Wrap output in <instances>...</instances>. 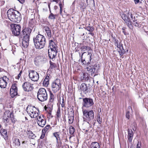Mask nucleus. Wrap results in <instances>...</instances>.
<instances>
[{
  "label": "nucleus",
  "instance_id": "obj_39",
  "mask_svg": "<svg viewBox=\"0 0 148 148\" xmlns=\"http://www.w3.org/2000/svg\"><path fill=\"white\" fill-rule=\"evenodd\" d=\"M85 29L90 32H92L94 29V28L92 27H90V26L86 27L85 28Z\"/></svg>",
  "mask_w": 148,
  "mask_h": 148
},
{
  "label": "nucleus",
  "instance_id": "obj_50",
  "mask_svg": "<svg viewBox=\"0 0 148 148\" xmlns=\"http://www.w3.org/2000/svg\"><path fill=\"white\" fill-rule=\"evenodd\" d=\"M126 116L127 118L128 119H129L130 118V112L129 111H127L126 112Z\"/></svg>",
  "mask_w": 148,
  "mask_h": 148
},
{
  "label": "nucleus",
  "instance_id": "obj_61",
  "mask_svg": "<svg viewBox=\"0 0 148 148\" xmlns=\"http://www.w3.org/2000/svg\"><path fill=\"white\" fill-rule=\"evenodd\" d=\"M25 119H26V120H28V119H27V118L26 117H25Z\"/></svg>",
  "mask_w": 148,
  "mask_h": 148
},
{
  "label": "nucleus",
  "instance_id": "obj_57",
  "mask_svg": "<svg viewBox=\"0 0 148 148\" xmlns=\"http://www.w3.org/2000/svg\"><path fill=\"white\" fill-rule=\"evenodd\" d=\"M58 8V7L57 6L55 5L54 7V9L56 10Z\"/></svg>",
  "mask_w": 148,
  "mask_h": 148
},
{
  "label": "nucleus",
  "instance_id": "obj_56",
  "mask_svg": "<svg viewBox=\"0 0 148 148\" xmlns=\"http://www.w3.org/2000/svg\"><path fill=\"white\" fill-rule=\"evenodd\" d=\"M89 34H90L91 36H93L94 35V33L92 32H90V33H89Z\"/></svg>",
  "mask_w": 148,
  "mask_h": 148
},
{
  "label": "nucleus",
  "instance_id": "obj_19",
  "mask_svg": "<svg viewBox=\"0 0 148 148\" xmlns=\"http://www.w3.org/2000/svg\"><path fill=\"white\" fill-rule=\"evenodd\" d=\"M45 60H46V59L44 58L43 57L38 56L35 59L34 62L36 65H37L40 63L43 62Z\"/></svg>",
  "mask_w": 148,
  "mask_h": 148
},
{
  "label": "nucleus",
  "instance_id": "obj_41",
  "mask_svg": "<svg viewBox=\"0 0 148 148\" xmlns=\"http://www.w3.org/2000/svg\"><path fill=\"white\" fill-rule=\"evenodd\" d=\"M50 125H47L45 126L42 130V132H46L49 129V128Z\"/></svg>",
  "mask_w": 148,
  "mask_h": 148
},
{
  "label": "nucleus",
  "instance_id": "obj_7",
  "mask_svg": "<svg viewBox=\"0 0 148 148\" xmlns=\"http://www.w3.org/2000/svg\"><path fill=\"white\" fill-rule=\"evenodd\" d=\"M92 54L88 53L87 54L86 52L83 53L81 56V61L84 64L89 65L91 62Z\"/></svg>",
  "mask_w": 148,
  "mask_h": 148
},
{
  "label": "nucleus",
  "instance_id": "obj_32",
  "mask_svg": "<svg viewBox=\"0 0 148 148\" xmlns=\"http://www.w3.org/2000/svg\"><path fill=\"white\" fill-rule=\"evenodd\" d=\"M53 136L56 138L57 143H58V141L60 140V134L59 132H56L53 133Z\"/></svg>",
  "mask_w": 148,
  "mask_h": 148
},
{
  "label": "nucleus",
  "instance_id": "obj_63",
  "mask_svg": "<svg viewBox=\"0 0 148 148\" xmlns=\"http://www.w3.org/2000/svg\"><path fill=\"white\" fill-rule=\"evenodd\" d=\"M42 136H41V137H40V138H42Z\"/></svg>",
  "mask_w": 148,
  "mask_h": 148
},
{
  "label": "nucleus",
  "instance_id": "obj_12",
  "mask_svg": "<svg viewBox=\"0 0 148 148\" xmlns=\"http://www.w3.org/2000/svg\"><path fill=\"white\" fill-rule=\"evenodd\" d=\"M13 117V115L12 112L9 110L5 111L3 116V119L4 120V122L6 123L8 122L9 119Z\"/></svg>",
  "mask_w": 148,
  "mask_h": 148
},
{
  "label": "nucleus",
  "instance_id": "obj_53",
  "mask_svg": "<svg viewBox=\"0 0 148 148\" xmlns=\"http://www.w3.org/2000/svg\"><path fill=\"white\" fill-rule=\"evenodd\" d=\"M17 0L19 2H20L22 4L23 3L25 2L24 0Z\"/></svg>",
  "mask_w": 148,
  "mask_h": 148
},
{
  "label": "nucleus",
  "instance_id": "obj_23",
  "mask_svg": "<svg viewBox=\"0 0 148 148\" xmlns=\"http://www.w3.org/2000/svg\"><path fill=\"white\" fill-rule=\"evenodd\" d=\"M26 133L27 137L29 138L34 139L36 137L35 135L30 130H27L26 132Z\"/></svg>",
  "mask_w": 148,
  "mask_h": 148
},
{
  "label": "nucleus",
  "instance_id": "obj_35",
  "mask_svg": "<svg viewBox=\"0 0 148 148\" xmlns=\"http://www.w3.org/2000/svg\"><path fill=\"white\" fill-rule=\"evenodd\" d=\"M56 115L57 116V118L58 120H59V118L61 116L60 109V108H58V109L57 110Z\"/></svg>",
  "mask_w": 148,
  "mask_h": 148
},
{
  "label": "nucleus",
  "instance_id": "obj_45",
  "mask_svg": "<svg viewBox=\"0 0 148 148\" xmlns=\"http://www.w3.org/2000/svg\"><path fill=\"white\" fill-rule=\"evenodd\" d=\"M97 121L99 124H101L102 122V119L100 117V115L98 114L97 115Z\"/></svg>",
  "mask_w": 148,
  "mask_h": 148
},
{
  "label": "nucleus",
  "instance_id": "obj_52",
  "mask_svg": "<svg viewBox=\"0 0 148 148\" xmlns=\"http://www.w3.org/2000/svg\"><path fill=\"white\" fill-rule=\"evenodd\" d=\"M119 53L120 55L121 56H123L124 54L123 52L121 50L119 51Z\"/></svg>",
  "mask_w": 148,
  "mask_h": 148
},
{
  "label": "nucleus",
  "instance_id": "obj_6",
  "mask_svg": "<svg viewBox=\"0 0 148 148\" xmlns=\"http://www.w3.org/2000/svg\"><path fill=\"white\" fill-rule=\"evenodd\" d=\"M28 114L32 118H37L39 115V111L34 106L28 107L26 109Z\"/></svg>",
  "mask_w": 148,
  "mask_h": 148
},
{
  "label": "nucleus",
  "instance_id": "obj_8",
  "mask_svg": "<svg viewBox=\"0 0 148 148\" xmlns=\"http://www.w3.org/2000/svg\"><path fill=\"white\" fill-rule=\"evenodd\" d=\"M11 30L13 35L18 36L21 33V27L18 24H13L11 25Z\"/></svg>",
  "mask_w": 148,
  "mask_h": 148
},
{
  "label": "nucleus",
  "instance_id": "obj_27",
  "mask_svg": "<svg viewBox=\"0 0 148 148\" xmlns=\"http://www.w3.org/2000/svg\"><path fill=\"white\" fill-rule=\"evenodd\" d=\"M89 79V77L87 74H86L85 73H83L81 74V79L82 80L87 81H88Z\"/></svg>",
  "mask_w": 148,
  "mask_h": 148
},
{
  "label": "nucleus",
  "instance_id": "obj_11",
  "mask_svg": "<svg viewBox=\"0 0 148 148\" xmlns=\"http://www.w3.org/2000/svg\"><path fill=\"white\" fill-rule=\"evenodd\" d=\"M29 78L32 81L36 82L39 79V74L34 70H30L29 71Z\"/></svg>",
  "mask_w": 148,
  "mask_h": 148
},
{
  "label": "nucleus",
  "instance_id": "obj_25",
  "mask_svg": "<svg viewBox=\"0 0 148 148\" xmlns=\"http://www.w3.org/2000/svg\"><path fill=\"white\" fill-rule=\"evenodd\" d=\"M44 29L45 30L47 35L49 39L51 37V32L50 28L47 26L44 27Z\"/></svg>",
  "mask_w": 148,
  "mask_h": 148
},
{
  "label": "nucleus",
  "instance_id": "obj_15",
  "mask_svg": "<svg viewBox=\"0 0 148 148\" xmlns=\"http://www.w3.org/2000/svg\"><path fill=\"white\" fill-rule=\"evenodd\" d=\"M86 69H87V71L88 72V73H90L91 75L95 74L94 75V76H95L96 75V73H98L99 68H97V65L95 64L93 66V67L89 66L87 67Z\"/></svg>",
  "mask_w": 148,
  "mask_h": 148
},
{
  "label": "nucleus",
  "instance_id": "obj_33",
  "mask_svg": "<svg viewBox=\"0 0 148 148\" xmlns=\"http://www.w3.org/2000/svg\"><path fill=\"white\" fill-rule=\"evenodd\" d=\"M50 94V98L49 100V102L51 103H53L54 101V99L55 98V96L51 92Z\"/></svg>",
  "mask_w": 148,
  "mask_h": 148
},
{
  "label": "nucleus",
  "instance_id": "obj_29",
  "mask_svg": "<svg viewBox=\"0 0 148 148\" xmlns=\"http://www.w3.org/2000/svg\"><path fill=\"white\" fill-rule=\"evenodd\" d=\"M0 134L3 136L6 137L7 136V131L5 129L2 128L0 130Z\"/></svg>",
  "mask_w": 148,
  "mask_h": 148
},
{
  "label": "nucleus",
  "instance_id": "obj_30",
  "mask_svg": "<svg viewBox=\"0 0 148 148\" xmlns=\"http://www.w3.org/2000/svg\"><path fill=\"white\" fill-rule=\"evenodd\" d=\"M49 76L47 75L43 82V85L45 86H47L49 84Z\"/></svg>",
  "mask_w": 148,
  "mask_h": 148
},
{
  "label": "nucleus",
  "instance_id": "obj_34",
  "mask_svg": "<svg viewBox=\"0 0 148 148\" xmlns=\"http://www.w3.org/2000/svg\"><path fill=\"white\" fill-rule=\"evenodd\" d=\"M50 14L48 16V18L53 21H54L56 18V15L52 13L51 12V10H50Z\"/></svg>",
  "mask_w": 148,
  "mask_h": 148
},
{
  "label": "nucleus",
  "instance_id": "obj_48",
  "mask_svg": "<svg viewBox=\"0 0 148 148\" xmlns=\"http://www.w3.org/2000/svg\"><path fill=\"white\" fill-rule=\"evenodd\" d=\"M126 28H125V27H123L122 28V30H123V33L125 35H127L128 34L125 32V29H126Z\"/></svg>",
  "mask_w": 148,
  "mask_h": 148
},
{
  "label": "nucleus",
  "instance_id": "obj_10",
  "mask_svg": "<svg viewBox=\"0 0 148 148\" xmlns=\"http://www.w3.org/2000/svg\"><path fill=\"white\" fill-rule=\"evenodd\" d=\"M83 106L88 108L91 107L94 105L93 99L90 98H85L83 99Z\"/></svg>",
  "mask_w": 148,
  "mask_h": 148
},
{
  "label": "nucleus",
  "instance_id": "obj_47",
  "mask_svg": "<svg viewBox=\"0 0 148 148\" xmlns=\"http://www.w3.org/2000/svg\"><path fill=\"white\" fill-rule=\"evenodd\" d=\"M94 2V0H86V3L87 5Z\"/></svg>",
  "mask_w": 148,
  "mask_h": 148
},
{
  "label": "nucleus",
  "instance_id": "obj_55",
  "mask_svg": "<svg viewBox=\"0 0 148 148\" xmlns=\"http://www.w3.org/2000/svg\"><path fill=\"white\" fill-rule=\"evenodd\" d=\"M135 3L136 4L137 3H139V0H134Z\"/></svg>",
  "mask_w": 148,
  "mask_h": 148
},
{
  "label": "nucleus",
  "instance_id": "obj_20",
  "mask_svg": "<svg viewBox=\"0 0 148 148\" xmlns=\"http://www.w3.org/2000/svg\"><path fill=\"white\" fill-rule=\"evenodd\" d=\"M80 89L81 91H82L85 94H86L88 92V87L87 84L85 83H82L81 84Z\"/></svg>",
  "mask_w": 148,
  "mask_h": 148
},
{
  "label": "nucleus",
  "instance_id": "obj_37",
  "mask_svg": "<svg viewBox=\"0 0 148 148\" xmlns=\"http://www.w3.org/2000/svg\"><path fill=\"white\" fill-rule=\"evenodd\" d=\"M14 143L17 146H19L20 145V143L18 139L14 138Z\"/></svg>",
  "mask_w": 148,
  "mask_h": 148
},
{
  "label": "nucleus",
  "instance_id": "obj_26",
  "mask_svg": "<svg viewBox=\"0 0 148 148\" xmlns=\"http://www.w3.org/2000/svg\"><path fill=\"white\" fill-rule=\"evenodd\" d=\"M128 139L129 141L131 142L132 141L133 137V132L132 130L128 129Z\"/></svg>",
  "mask_w": 148,
  "mask_h": 148
},
{
  "label": "nucleus",
  "instance_id": "obj_24",
  "mask_svg": "<svg viewBox=\"0 0 148 148\" xmlns=\"http://www.w3.org/2000/svg\"><path fill=\"white\" fill-rule=\"evenodd\" d=\"M49 46L50 49H57V46L53 40H49Z\"/></svg>",
  "mask_w": 148,
  "mask_h": 148
},
{
  "label": "nucleus",
  "instance_id": "obj_51",
  "mask_svg": "<svg viewBox=\"0 0 148 148\" xmlns=\"http://www.w3.org/2000/svg\"><path fill=\"white\" fill-rule=\"evenodd\" d=\"M21 75V72H20L18 75V76L16 77V78L17 79H19Z\"/></svg>",
  "mask_w": 148,
  "mask_h": 148
},
{
  "label": "nucleus",
  "instance_id": "obj_21",
  "mask_svg": "<svg viewBox=\"0 0 148 148\" xmlns=\"http://www.w3.org/2000/svg\"><path fill=\"white\" fill-rule=\"evenodd\" d=\"M137 16H134V20H133L132 24L134 26L140 27H141V24H140V22L137 20Z\"/></svg>",
  "mask_w": 148,
  "mask_h": 148
},
{
  "label": "nucleus",
  "instance_id": "obj_49",
  "mask_svg": "<svg viewBox=\"0 0 148 148\" xmlns=\"http://www.w3.org/2000/svg\"><path fill=\"white\" fill-rule=\"evenodd\" d=\"M88 47L86 46H84L81 47V49L82 50H83L84 51H85L87 49V48Z\"/></svg>",
  "mask_w": 148,
  "mask_h": 148
},
{
  "label": "nucleus",
  "instance_id": "obj_46",
  "mask_svg": "<svg viewBox=\"0 0 148 148\" xmlns=\"http://www.w3.org/2000/svg\"><path fill=\"white\" fill-rule=\"evenodd\" d=\"M134 15H133L131 13L129 12L128 13V19L131 20L130 18H131L132 20H134V17H133V16L134 17Z\"/></svg>",
  "mask_w": 148,
  "mask_h": 148
},
{
  "label": "nucleus",
  "instance_id": "obj_64",
  "mask_svg": "<svg viewBox=\"0 0 148 148\" xmlns=\"http://www.w3.org/2000/svg\"><path fill=\"white\" fill-rule=\"evenodd\" d=\"M53 1H56V0H54Z\"/></svg>",
  "mask_w": 148,
  "mask_h": 148
},
{
  "label": "nucleus",
  "instance_id": "obj_36",
  "mask_svg": "<svg viewBox=\"0 0 148 148\" xmlns=\"http://www.w3.org/2000/svg\"><path fill=\"white\" fill-rule=\"evenodd\" d=\"M69 130L70 134L71 135L73 134L75 131L74 128L71 125Z\"/></svg>",
  "mask_w": 148,
  "mask_h": 148
},
{
  "label": "nucleus",
  "instance_id": "obj_1",
  "mask_svg": "<svg viewBox=\"0 0 148 148\" xmlns=\"http://www.w3.org/2000/svg\"><path fill=\"white\" fill-rule=\"evenodd\" d=\"M8 18L14 23H19L21 19V13L13 9H10L7 12Z\"/></svg>",
  "mask_w": 148,
  "mask_h": 148
},
{
  "label": "nucleus",
  "instance_id": "obj_22",
  "mask_svg": "<svg viewBox=\"0 0 148 148\" xmlns=\"http://www.w3.org/2000/svg\"><path fill=\"white\" fill-rule=\"evenodd\" d=\"M68 123L71 124L73 123L74 120V114L73 112H72V111H71V113H68Z\"/></svg>",
  "mask_w": 148,
  "mask_h": 148
},
{
  "label": "nucleus",
  "instance_id": "obj_28",
  "mask_svg": "<svg viewBox=\"0 0 148 148\" xmlns=\"http://www.w3.org/2000/svg\"><path fill=\"white\" fill-rule=\"evenodd\" d=\"M91 148H100V146L99 143L97 142H93L90 145Z\"/></svg>",
  "mask_w": 148,
  "mask_h": 148
},
{
  "label": "nucleus",
  "instance_id": "obj_54",
  "mask_svg": "<svg viewBox=\"0 0 148 148\" xmlns=\"http://www.w3.org/2000/svg\"><path fill=\"white\" fill-rule=\"evenodd\" d=\"M59 6H60V9H62V8L63 7V5H62V4L61 3H60L59 4Z\"/></svg>",
  "mask_w": 148,
  "mask_h": 148
},
{
  "label": "nucleus",
  "instance_id": "obj_31",
  "mask_svg": "<svg viewBox=\"0 0 148 148\" xmlns=\"http://www.w3.org/2000/svg\"><path fill=\"white\" fill-rule=\"evenodd\" d=\"M127 25L129 27V28L130 29H132L133 28V26L132 25V22L130 19H128L126 21H125Z\"/></svg>",
  "mask_w": 148,
  "mask_h": 148
},
{
  "label": "nucleus",
  "instance_id": "obj_18",
  "mask_svg": "<svg viewBox=\"0 0 148 148\" xmlns=\"http://www.w3.org/2000/svg\"><path fill=\"white\" fill-rule=\"evenodd\" d=\"M8 79V78L6 76L0 78V87L1 88H5L6 87L7 84V81Z\"/></svg>",
  "mask_w": 148,
  "mask_h": 148
},
{
  "label": "nucleus",
  "instance_id": "obj_60",
  "mask_svg": "<svg viewBox=\"0 0 148 148\" xmlns=\"http://www.w3.org/2000/svg\"><path fill=\"white\" fill-rule=\"evenodd\" d=\"M25 141H23L22 142V144L25 143Z\"/></svg>",
  "mask_w": 148,
  "mask_h": 148
},
{
  "label": "nucleus",
  "instance_id": "obj_4",
  "mask_svg": "<svg viewBox=\"0 0 148 148\" xmlns=\"http://www.w3.org/2000/svg\"><path fill=\"white\" fill-rule=\"evenodd\" d=\"M35 47L36 49H40L43 48L45 44L46 39L44 36L39 34L33 38Z\"/></svg>",
  "mask_w": 148,
  "mask_h": 148
},
{
  "label": "nucleus",
  "instance_id": "obj_13",
  "mask_svg": "<svg viewBox=\"0 0 148 148\" xmlns=\"http://www.w3.org/2000/svg\"><path fill=\"white\" fill-rule=\"evenodd\" d=\"M37 120L38 125L42 127H44L46 124V121L43 116L41 114L38 116L37 117Z\"/></svg>",
  "mask_w": 148,
  "mask_h": 148
},
{
  "label": "nucleus",
  "instance_id": "obj_40",
  "mask_svg": "<svg viewBox=\"0 0 148 148\" xmlns=\"http://www.w3.org/2000/svg\"><path fill=\"white\" fill-rule=\"evenodd\" d=\"M50 68L51 69H54L55 68L56 66V64L54 63L51 62V61H50Z\"/></svg>",
  "mask_w": 148,
  "mask_h": 148
},
{
  "label": "nucleus",
  "instance_id": "obj_17",
  "mask_svg": "<svg viewBox=\"0 0 148 148\" xmlns=\"http://www.w3.org/2000/svg\"><path fill=\"white\" fill-rule=\"evenodd\" d=\"M24 90L26 91L29 92L33 90V88L30 83L25 82L22 85Z\"/></svg>",
  "mask_w": 148,
  "mask_h": 148
},
{
  "label": "nucleus",
  "instance_id": "obj_59",
  "mask_svg": "<svg viewBox=\"0 0 148 148\" xmlns=\"http://www.w3.org/2000/svg\"><path fill=\"white\" fill-rule=\"evenodd\" d=\"M48 5V7H49V10H50V4H49Z\"/></svg>",
  "mask_w": 148,
  "mask_h": 148
},
{
  "label": "nucleus",
  "instance_id": "obj_3",
  "mask_svg": "<svg viewBox=\"0 0 148 148\" xmlns=\"http://www.w3.org/2000/svg\"><path fill=\"white\" fill-rule=\"evenodd\" d=\"M31 31V29L29 28H26L23 29L20 33V36L23 38L22 45L24 48H26L28 46Z\"/></svg>",
  "mask_w": 148,
  "mask_h": 148
},
{
  "label": "nucleus",
  "instance_id": "obj_5",
  "mask_svg": "<svg viewBox=\"0 0 148 148\" xmlns=\"http://www.w3.org/2000/svg\"><path fill=\"white\" fill-rule=\"evenodd\" d=\"M37 98L39 101L41 102L47 100L48 98L47 94L45 88H42L38 90L37 92Z\"/></svg>",
  "mask_w": 148,
  "mask_h": 148
},
{
  "label": "nucleus",
  "instance_id": "obj_44",
  "mask_svg": "<svg viewBox=\"0 0 148 148\" xmlns=\"http://www.w3.org/2000/svg\"><path fill=\"white\" fill-rule=\"evenodd\" d=\"M118 40L116 39H115V45L118 48H120L121 47V45L120 44H119L118 43Z\"/></svg>",
  "mask_w": 148,
  "mask_h": 148
},
{
  "label": "nucleus",
  "instance_id": "obj_58",
  "mask_svg": "<svg viewBox=\"0 0 148 148\" xmlns=\"http://www.w3.org/2000/svg\"><path fill=\"white\" fill-rule=\"evenodd\" d=\"M62 9H60V14H62Z\"/></svg>",
  "mask_w": 148,
  "mask_h": 148
},
{
  "label": "nucleus",
  "instance_id": "obj_38",
  "mask_svg": "<svg viewBox=\"0 0 148 148\" xmlns=\"http://www.w3.org/2000/svg\"><path fill=\"white\" fill-rule=\"evenodd\" d=\"M80 8L81 9L84 10L85 9L86 7V5L85 3L81 2L80 4Z\"/></svg>",
  "mask_w": 148,
  "mask_h": 148
},
{
  "label": "nucleus",
  "instance_id": "obj_42",
  "mask_svg": "<svg viewBox=\"0 0 148 148\" xmlns=\"http://www.w3.org/2000/svg\"><path fill=\"white\" fill-rule=\"evenodd\" d=\"M122 18L123 20L125 22L128 19V16H127L126 15L124 14H123L122 16Z\"/></svg>",
  "mask_w": 148,
  "mask_h": 148
},
{
  "label": "nucleus",
  "instance_id": "obj_43",
  "mask_svg": "<svg viewBox=\"0 0 148 148\" xmlns=\"http://www.w3.org/2000/svg\"><path fill=\"white\" fill-rule=\"evenodd\" d=\"M60 103L61 104L62 107L64 108L65 107V103L64 102V99L63 97L62 98V99L61 100H60Z\"/></svg>",
  "mask_w": 148,
  "mask_h": 148
},
{
  "label": "nucleus",
  "instance_id": "obj_9",
  "mask_svg": "<svg viewBox=\"0 0 148 148\" xmlns=\"http://www.w3.org/2000/svg\"><path fill=\"white\" fill-rule=\"evenodd\" d=\"M61 87L60 81L58 79H56L51 84L52 90L54 92H56L58 91Z\"/></svg>",
  "mask_w": 148,
  "mask_h": 148
},
{
  "label": "nucleus",
  "instance_id": "obj_14",
  "mask_svg": "<svg viewBox=\"0 0 148 148\" xmlns=\"http://www.w3.org/2000/svg\"><path fill=\"white\" fill-rule=\"evenodd\" d=\"M48 53L50 59H52L53 61L55 60V58L57 55V49H48Z\"/></svg>",
  "mask_w": 148,
  "mask_h": 148
},
{
  "label": "nucleus",
  "instance_id": "obj_2",
  "mask_svg": "<svg viewBox=\"0 0 148 148\" xmlns=\"http://www.w3.org/2000/svg\"><path fill=\"white\" fill-rule=\"evenodd\" d=\"M84 121H86L90 125H94L95 120H94V113L93 110H83Z\"/></svg>",
  "mask_w": 148,
  "mask_h": 148
},
{
  "label": "nucleus",
  "instance_id": "obj_16",
  "mask_svg": "<svg viewBox=\"0 0 148 148\" xmlns=\"http://www.w3.org/2000/svg\"><path fill=\"white\" fill-rule=\"evenodd\" d=\"M10 93L12 98L14 97L17 95V88L15 84H13L12 85L10 89Z\"/></svg>",
  "mask_w": 148,
  "mask_h": 148
},
{
  "label": "nucleus",
  "instance_id": "obj_62",
  "mask_svg": "<svg viewBox=\"0 0 148 148\" xmlns=\"http://www.w3.org/2000/svg\"><path fill=\"white\" fill-rule=\"evenodd\" d=\"M1 124H0V128H1Z\"/></svg>",
  "mask_w": 148,
  "mask_h": 148
}]
</instances>
